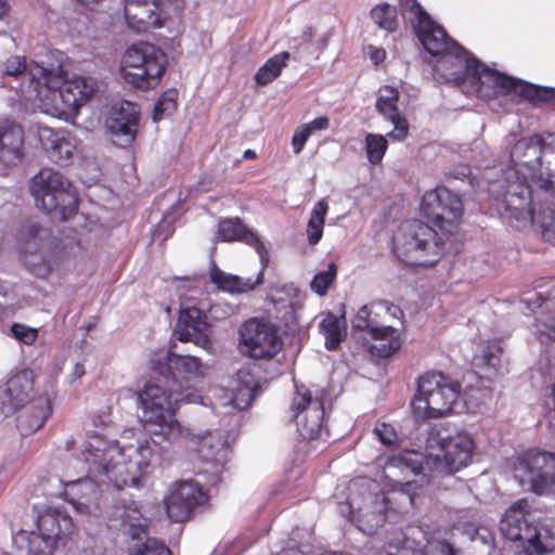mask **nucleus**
Instances as JSON below:
<instances>
[{"label": "nucleus", "mask_w": 555, "mask_h": 555, "mask_svg": "<svg viewBox=\"0 0 555 555\" xmlns=\"http://www.w3.org/2000/svg\"><path fill=\"white\" fill-rule=\"evenodd\" d=\"M295 388L289 410L296 421L298 434L304 440H317L323 433L324 400L313 396L305 385H296Z\"/></svg>", "instance_id": "obj_15"}, {"label": "nucleus", "mask_w": 555, "mask_h": 555, "mask_svg": "<svg viewBox=\"0 0 555 555\" xmlns=\"http://www.w3.org/2000/svg\"><path fill=\"white\" fill-rule=\"evenodd\" d=\"M310 135H311V132L309 131V128L305 127L304 124L300 125L295 130L293 138H292V146H293V152L295 154H299L304 150L306 142L308 141Z\"/></svg>", "instance_id": "obj_54"}, {"label": "nucleus", "mask_w": 555, "mask_h": 555, "mask_svg": "<svg viewBox=\"0 0 555 555\" xmlns=\"http://www.w3.org/2000/svg\"><path fill=\"white\" fill-rule=\"evenodd\" d=\"M370 336L374 344L367 348L370 354L374 358L385 359L395 354L402 345L400 334L393 326L374 328Z\"/></svg>", "instance_id": "obj_34"}, {"label": "nucleus", "mask_w": 555, "mask_h": 555, "mask_svg": "<svg viewBox=\"0 0 555 555\" xmlns=\"http://www.w3.org/2000/svg\"><path fill=\"white\" fill-rule=\"evenodd\" d=\"M442 455L434 459L435 470L440 475L451 476L469 465L475 451V441L466 433L441 439Z\"/></svg>", "instance_id": "obj_18"}, {"label": "nucleus", "mask_w": 555, "mask_h": 555, "mask_svg": "<svg viewBox=\"0 0 555 555\" xmlns=\"http://www.w3.org/2000/svg\"><path fill=\"white\" fill-rule=\"evenodd\" d=\"M387 314L397 317L398 314L403 315V312L398 306L384 301L365 305L358 310L352 320V327L359 331H366L370 334L374 328L388 326L384 324V318Z\"/></svg>", "instance_id": "obj_30"}, {"label": "nucleus", "mask_w": 555, "mask_h": 555, "mask_svg": "<svg viewBox=\"0 0 555 555\" xmlns=\"http://www.w3.org/2000/svg\"><path fill=\"white\" fill-rule=\"evenodd\" d=\"M408 13L416 37L428 53L434 56H451L459 62L466 57L468 52L448 36L444 28L433 20L421 2H412Z\"/></svg>", "instance_id": "obj_10"}, {"label": "nucleus", "mask_w": 555, "mask_h": 555, "mask_svg": "<svg viewBox=\"0 0 555 555\" xmlns=\"http://www.w3.org/2000/svg\"><path fill=\"white\" fill-rule=\"evenodd\" d=\"M530 176L516 168L503 170L502 179L490 184L496 193V209L511 227L520 231L527 228L532 206Z\"/></svg>", "instance_id": "obj_6"}, {"label": "nucleus", "mask_w": 555, "mask_h": 555, "mask_svg": "<svg viewBox=\"0 0 555 555\" xmlns=\"http://www.w3.org/2000/svg\"><path fill=\"white\" fill-rule=\"evenodd\" d=\"M545 135L550 138L553 133H534L519 139L511 150V160L514 165L508 168H516L522 172H528L533 185L545 192L554 193L553 175L550 171H543L542 168L541 159L547 146Z\"/></svg>", "instance_id": "obj_12"}, {"label": "nucleus", "mask_w": 555, "mask_h": 555, "mask_svg": "<svg viewBox=\"0 0 555 555\" xmlns=\"http://www.w3.org/2000/svg\"><path fill=\"white\" fill-rule=\"evenodd\" d=\"M9 12L8 2H0V18H2Z\"/></svg>", "instance_id": "obj_59"}, {"label": "nucleus", "mask_w": 555, "mask_h": 555, "mask_svg": "<svg viewBox=\"0 0 555 555\" xmlns=\"http://www.w3.org/2000/svg\"><path fill=\"white\" fill-rule=\"evenodd\" d=\"M337 275V266L331 262L325 271L318 272L311 281V289L320 296H324Z\"/></svg>", "instance_id": "obj_50"}, {"label": "nucleus", "mask_w": 555, "mask_h": 555, "mask_svg": "<svg viewBox=\"0 0 555 555\" xmlns=\"http://www.w3.org/2000/svg\"><path fill=\"white\" fill-rule=\"evenodd\" d=\"M38 138L49 159L60 166L72 163L77 150L76 139L66 130L38 127Z\"/></svg>", "instance_id": "obj_22"}, {"label": "nucleus", "mask_w": 555, "mask_h": 555, "mask_svg": "<svg viewBox=\"0 0 555 555\" xmlns=\"http://www.w3.org/2000/svg\"><path fill=\"white\" fill-rule=\"evenodd\" d=\"M172 396L173 392L168 393L157 385H146L139 392V401L143 408L144 426L155 444L173 443L183 434L175 414L178 403L184 399L172 398Z\"/></svg>", "instance_id": "obj_5"}, {"label": "nucleus", "mask_w": 555, "mask_h": 555, "mask_svg": "<svg viewBox=\"0 0 555 555\" xmlns=\"http://www.w3.org/2000/svg\"><path fill=\"white\" fill-rule=\"evenodd\" d=\"M31 194L38 208L60 221L76 216L79 198L72 182L60 171L41 169L31 180Z\"/></svg>", "instance_id": "obj_9"}, {"label": "nucleus", "mask_w": 555, "mask_h": 555, "mask_svg": "<svg viewBox=\"0 0 555 555\" xmlns=\"http://www.w3.org/2000/svg\"><path fill=\"white\" fill-rule=\"evenodd\" d=\"M371 17L379 28L387 31H393L398 26L397 9L389 2L376 4L371 10Z\"/></svg>", "instance_id": "obj_43"}, {"label": "nucleus", "mask_w": 555, "mask_h": 555, "mask_svg": "<svg viewBox=\"0 0 555 555\" xmlns=\"http://www.w3.org/2000/svg\"><path fill=\"white\" fill-rule=\"evenodd\" d=\"M130 555H172V552L164 542L146 539L145 542L131 548Z\"/></svg>", "instance_id": "obj_51"}, {"label": "nucleus", "mask_w": 555, "mask_h": 555, "mask_svg": "<svg viewBox=\"0 0 555 555\" xmlns=\"http://www.w3.org/2000/svg\"><path fill=\"white\" fill-rule=\"evenodd\" d=\"M503 348L500 340L488 341L480 356L474 359V365L480 370H485L490 377L491 374L498 372L501 365Z\"/></svg>", "instance_id": "obj_38"}, {"label": "nucleus", "mask_w": 555, "mask_h": 555, "mask_svg": "<svg viewBox=\"0 0 555 555\" xmlns=\"http://www.w3.org/2000/svg\"><path fill=\"white\" fill-rule=\"evenodd\" d=\"M289 56L291 55L287 51H283L271 56L255 74V81L259 86H267L272 82L280 76L282 69L286 66Z\"/></svg>", "instance_id": "obj_39"}, {"label": "nucleus", "mask_w": 555, "mask_h": 555, "mask_svg": "<svg viewBox=\"0 0 555 555\" xmlns=\"http://www.w3.org/2000/svg\"><path fill=\"white\" fill-rule=\"evenodd\" d=\"M463 61L465 70L460 78L463 85H469L467 92L479 99L490 100L515 93L534 104L555 102V88L529 83L491 69L469 54Z\"/></svg>", "instance_id": "obj_2"}, {"label": "nucleus", "mask_w": 555, "mask_h": 555, "mask_svg": "<svg viewBox=\"0 0 555 555\" xmlns=\"http://www.w3.org/2000/svg\"><path fill=\"white\" fill-rule=\"evenodd\" d=\"M37 528L46 545L55 547L59 541L70 537L75 525L70 516L57 509L48 508L39 514Z\"/></svg>", "instance_id": "obj_26"}, {"label": "nucleus", "mask_w": 555, "mask_h": 555, "mask_svg": "<svg viewBox=\"0 0 555 555\" xmlns=\"http://www.w3.org/2000/svg\"><path fill=\"white\" fill-rule=\"evenodd\" d=\"M24 130L14 121H0V162L14 165L24 156Z\"/></svg>", "instance_id": "obj_29"}, {"label": "nucleus", "mask_w": 555, "mask_h": 555, "mask_svg": "<svg viewBox=\"0 0 555 555\" xmlns=\"http://www.w3.org/2000/svg\"><path fill=\"white\" fill-rule=\"evenodd\" d=\"M163 502L170 521L185 522L208 505L209 493L197 481L178 480L171 485Z\"/></svg>", "instance_id": "obj_14"}, {"label": "nucleus", "mask_w": 555, "mask_h": 555, "mask_svg": "<svg viewBox=\"0 0 555 555\" xmlns=\"http://www.w3.org/2000/svg\"><path fill=\"white\" fill-rule=\"evenodd\" d=\"M217 238L221 242H243L255 248L263 268L268 262V251L259 236L243 223L241 218H225L218 224Z\"/></svg>", "instance_id": "obj_27"}, {"label": "nucleus", "mask_w": 555, "mask_h": 555, "mask_svg": "<svg viewBox=\"0 0 555 555\" xmlns=\"http://www.w3.org/2000/svg\"><path fill=\"white\" fill-rule=\"evenodd\" d=\"M386 515L382 511L358 509L350 512V521L366 534H373L385 521Z\"/></svg>", "instance_id": "obj_41"}, {"label": "nucleus", "mask_w": 555, "mask_h": 555, "mask_svg": "<svg viewBox=\"0 0 555 555\" xmlns=\"http://www.w3.org/2000/svg\"><path fill=\"white\" fill-rule=\"evenodd\" d=\"M320 330L325 336V347L327 350H336L344 339L340 330L339 320L332 313H328L320 323Z\"/></svg>", "instance_id": "obj_42"}, {"label": "nucleus", "mask_w": 555, "mask_h": 555, "mask_svg": "<svg viewBox=\"0 0 555 555\" xmlns=\"http://www.w3.org/2000/svg\"><path fill=\"white\" fill-rule=\"evenodd\" d=\"M438 555H456V551L451 543L447 542L446 545H442V551Z\"/></svg>", "instance_id": "obj_58"}, {"label": "nucleus", "mask_w": 555, "mask_h": 555, "mask_svg": "<svg viewBox=\"0 0 555 555\" xmlns=\"http://www.w3.org/2000/svg\"><path fill=\"white\" fill-rule=\"evenodd\" d=\"M420 210L424 218L441 230L457 224L464 214L461 197L446 186L425 192Z\"/></svg>", "instance_id": "obj_16"}, {"label": "nucleus", "mask_w": 555, "mask_h": 555, "mask_svg": "<svg viewBox=\"0 0 555 555\" xmlns=\"http://www.w3.org/2000/svg\"><path fill=\"white\" fill-rule=\"evenodd\" d=\"M327 210L328 205L325 199H320L313 206L307 224V238L310 245H317L321 241Z\"/></svg>", "instance_id": "obj_40"}, {"label": "nucleus", "mask_w": 555, "mask_h": 555, "mask_svg": "<svg viewBox=\"0 0 555 555\" xmlns=\"http://www.w3.org/2000/svg\"><path fill=\"white\" fill-rule=\"evenodd\" d=\"M533 227L542 240L555 243V205L552 203H540L530 210V219L527 227Z\"/></svg>", "instance_id": "obj_35"}, {"label": "nucleus", "mask_w": 555, "mask_h": 555, "mask_svg": "<svg viewBox=\"0 0 555 555\" xmlns=\"http://www.w3.org/2000/svg\"><path fill=\"white\" fill-rule=\"evenodd\" d=\"M535 520L529 502L520 499L506 509L500 521V529L506 539L525 543L526 540L537 539Z\"/></svg>", "instance_id": "obj_20"}, {"label": "nucleus", "mask_w": 555, "mask_h": 555, "mask_svg": "<svg viewBox=\"0 0 555 555\" xmlns=\"http://www.w3.org/2000/svg\"><path fill=\"white\" fill-rule=\"evenodd\" d=\"M86 374L85 365L82 363H76L73 367L72 377L73 379L81 378Z\"/></svg>", "instance_id": "obj_57"}, {"label": "nucleus", "mask_w": 555, "mask_h": 555, "mask_svg": "<svg viewBox=\"0 0 555 555\" xmlns=\"http://www.w3.org/2000/svg\"><path fill=\"white\" fill-rule=\"evenodd\" d=\"M238 336L245 354L256 360H272L284 346L280 327L264 318L246 320Z\"/></svg>", "instance_id": "obj_13"}, {"label": "nucleus", "mask_w": 555, "mask_h": 555, "mask_svg": "<svg viewBox=\"0 0 555 555\" xmlns=\"http://www.w3.org/2000/svg\"><path fill=\"white\" fill-rule=\"evenodd\" d=\"M35 65H39L38 63L34 62L30 65H27L25 56H11L4 63V73L9 76H20L23 75L24 77H27L28 81H23L20 85V93L22 94V86L24 85L25 88H27V85L30 82V68Z\"/></svg>", "instance_id": "obj_48"}, {"label": "nucleus", "mask_w": 555, "mask_h": 555, "mask_svg": "<svg viewBox=\"0 0 555 555\" xmlns=\"http://www.w3.org/2000/svg\"><path fill=\"white\" fill-rule=\"evenodd\" d=\"M447 542L429 534L422 526L408 525L395 533L385 547L387 555H438Z\"/></svg>", "instance_id": "obj_17"}, {"label": "nucleus", "mask_w": 555, "mask_h": 555, "mask_svg": "<svg viewBox=\"0 0 555 555\" xmlns=\"http://www.w3.org/2000/svg\"><path fill=\"white\" fill-rule=\"evenodd\" d=\"M385 467L408 468L414 474L422 470V455L415 451H403L387 459Z\"/></svg>", "instance_id": "obj_46"}, {"label": "nucleus", "mask_w": 555, "mask_h": 555, "mask_svg": "<svg viewBox=\"0 0 555 555\" xmlns=\"http://www.w3.org/2000/svg\"><path fill=\"white\" fill-rule=\"evenodd\" d=\"M30 82L22 86V96L27 101L51 100L54 114L59 117L76 115L90 99L93 88L83 77L64 80L51 68L35 65L30 68Z\"/></svg>", "instance_id": "obj_3"}, {"label": "nucleus", "mask_w": 555, "mask_h": 555, "mask_svg": "<svg viewBox=\"0 0 555 555\" xmlns=\"http://www.w3.org/2000/svg\"><path fill=\"white\" fill-rule=\"evenodd\" d=\"M534 531L537 539L526 540L538 553L552 552L555 548V534L551 532L545 526L534 525Z\"/></svg>", "instance_id": "obj_49"}, {"label": "nucleus", "mask_w": 555, "mask_h": 555, "mask_svg": "<svg viewBox=\"0 0 555 555\" xmlns=\"http://www.w3.org/2000/svg\"><path fill=\"white\" fill-rule=\"evenodd\" d=\"M257 157V154L254 150H246L244 152V158L246 159H255Z\"/></svg>", "instance_id": "obj_60"}, {"label": "nucleus", "mask_w": 555, "mask_h": 555, "mask_svg": "<svg viewBox=\"0 0 555 555\" xmlns=\"http://www.w3.org/2000/svg\"><path fill=\"white\" fill-rule=\"evenodd\" d=\"M514 474L519 483L534 494L555 493V453L529 449L517 457Z\"/></svg>", "instance_id": "obj_11"}, {"label": "nucleus", "mask_w": 555, "mask_h": 555, "mask_svg": "<svg viewBox=\"0 0 555 555\" xmlns=\"http://www.w3.org/2000/svg\"><path fill=\"white\" fill-rule=\"evenodd\" d=\"M12 335L25 345L34 344L38 338V331L25 324L14 323L11 326Z\"/></svg>", "instance_id": "obj_53"}, {"label": "nucleus", "mask_w": 555, "mask_h": 555, "mask_svg": "<svg viewBox=\"0 0 555 555\" xmlns=\"http://www.w3.org/2000/svg\"><path fill=\"white\" fill-rule=\"evenodd\" d=\"M178 107V91L175 88L167 89L156 101L153 109V120L159 121L164 116H170Z\"/></svg>", "instance_id": "obj_47"}, {"label": "nucleus", "mask_w": 555, "mask_h": 555, "mask_svg": "<svg viewBox=\"0 0 555 555\" xmlns=\"http://www.w3.org/2000/svg\"><path fill=\"white\" fill-rule=\"evenodd\" d=\"M127 25L138 34L147 33L164 25L165 16L160 2H124Z\"/></svg>", "instance_id": "obj_25"}, {"label": "nucleus", "mask_w": 555, "mask_h": 555, "mask_svg": "<svg viewBox=\"0 0 555 555\" xmlns=\"http://www.w3.org/2000/svg\"><path fill=\"white\" fill-rule=\"evenodd\" d=\"M374 434L384 446L393 447L398 442V434L390 424H377L374 428Z\"/></svg>", "instance_id": "obj_52"}, {"label": "nucleus", "mask_w": 555, "mask_h": 555, "mask_svg": "<svg viewBox=\"0 0 555 555\" xmlns=\"http://www.w3.org/2000/svg\"><path fill=\"white\" fill-rule=\"evenodd\" d=\"M209 279L211 283L223 292L231 294H243L255 289L258 285L262 284L263 269L259 272L256 280L243 279L237 275L225 273L216 264H212L209 271Z\"/></svg>", "instance_id": "obj_32"}, {"label": "nucleus", "mask_w": 555, "mask_h": 555, "mask_svg": "<svg viewBox=\"0 0 555 555\" xmlns=\"http://www.w3.org/2000/svg\"><path fill=\"white\" fill-rule=\"evenodd\" d=\"M120 517L122 526L131 539L141 540L146 535V527L143 524L142 514L137 507L126 508Z\"/></svg>", "instance_id": "obj_44"}, {"label": "nucleus", "mask_w": 555, "mask_h": 555, "mask_svg": "<svg viewBox=\"0 0 555 555\" xmlns=\"http://www.w3.org/2000/svg\"><path fill=\"white\" fill-rule=\"evenodd\" d=\"M393 253L409 267L431 268L443 254L438 232L421 220L403 222L393 237Z\"/></svg>", "instance_id": "obj_4"}, {"label": "nucleus", "mask_w": 555, "mask_h": 555, "mask_svg": "<svg viewBox=\"0 0 555 555\" xmlns=\"http://www.w3.org/2000/svg\"><path fill=\"white\" fill-rule=\"evenodd\" d=\"M140 121L138 106L125 102L118 109L112 112L106 119V128L113 143L119 147L129 146L137 137Z\"/></svg>", "instance_id": "obj_21"}, {"label": "nucleus", "mask_w": 555, "mask_h": 555, "mask_svg": "<svg viewBox=\"0 0 555 555\" xmlns=\"http://www.w3.org/2000/svg\"><path fill=\"white\" fill-rule=\"evenodd\" d=\"M206 313L197 307H186L180 310L175 335L182 343L193 341L198 346H205L210 343Z\"/></svg>", "instance_id": "obj_23"}, {"label": "nucleus", "mask_w": 555, "mask_h": 555, "mask_svg": "<svg viewBox=\"0 0 555 555\" xmlns=\"http://www.w3.org/2000/svg\"><path fill=\"white\" fill-rule=\"evenodd\" d=\"M227 449V439L223 431L214 430L199 437L196 451L204 462H214L218 460L220 453Z\"/></svg>", "instance_id": "obj_37"}, {"label": "nucleus", "mask_w": 555, "mask_h": 555, "mask_svg": "<svg viewBox=\"0 0 555 555\" xmlns=\"http://www.w3.org/2000/svg\"><path fill=\"white\" fill-rule=\"evenodd\" d=\"M304 126L308 127L312 134L315 130H326L330 127V119L326 116H320L307 124H304Z\"/></svg>", "instance_id": "obj_56"}, {"label": "nucleus", "mask_w": 555, "mask_h": 555, "mask_svg": "<svg viewBox=\"0 0 555 555\" xmlns=\"http://www.w3.org/2000/svg\"><path fill=\"white\" fill-rule=\"evenodd\" d=\"M167 65V54L159 47L146 41H138L124 52L120 75L128 85L147 91L160 83Z\"/></svg>", "instance_id": "obj_8"}, {"label": "nucleus", "mask_w": 555, "mask_h": 555, "mask_svg": "<svg viewBox=\"0 0 555 555\" xmlns=\"http://www.w3.org/2000/svg\"><path fill=\"white\" fill-rule=\"evenodd\" d=\"M367 54L374 65H379L386 60V51L383 48H377L370 44L367 47Z\"/></svg>", "instance_id": "obj_55"}, {"label": "nucleus", "mask_w": 555, "mask_h": 555, "mask_svg": "<svg viewBox=\"0 0 555 555\" xmlns=\"http://www.w3.org/2000/svg\"><path fill=\"white\" fill-rule=\"evenodd\" d=\"M34 389L33 372L23 370L7 382L5 395L10 409L15 411L29 401L30 392Z\"/></svg>", "instance_id": "obj_33"}, {"label": "nucleus", "mask_w": 555, "mask_h": 555, "mask_svg": "<svg viewBox=\"0 0 555 555\" xmlns=\"http://www.w3.org/2000/svg\"><path fill=\"white\" fill-rule=\"evenodd\" d=\"M399 99L400 93L397 88L384 86L379 90L375 104L376 111L393 125V130L387 133V137L393 141H403L409 134V121L398 108Z\"/></svg>", "instance_id": "obj_24"}, {"label": "nucleus", "mask_w": 555, "mask_h": 555, "mask_svg": "<svg viewBox=\"0 0 555 555\" xmlns=\"http://www.w3.org/2000/svg\"><path fill=\"white\" fill-rule=\"evenodd\" d=\"M69 503L80 513L98 516L101 512V491L91 478H83L70 485Z\"/></svg>", "instance_id": "obj_28"}, {"label": "nucleus", "mask_w": 555, "mask_h": 555, "mask_svg": "<svg viewBox=\"0 0 555 555\" xmlns=\"http://www.w3.org/2000/svg\"><path fill=\"white\" fill-rule=\"evenodd\" d=\"M31 412L18 417V426L23 434L39 430L52 415V404L48 396H40L31 401Z\"/></svg>", "instance_id": "obj_36"}, {"label": "nucleus", "mask_w": 555, "mask_h": 555, "mask_svg": "<svg viewBox=\"0 0 555 555\" xmlns=\"http://www.w3.org/2000/svg\"><path fill=\"white\" fill-rule=\"evenodd\" d=\"M116 441H108L98 434L89 435L82 450L88 472L101 482L116 489L138 487L150 466L151 449L145 442L126 455Z\"/></svg>", "instance_id": "obj_1"}, {"label": "nucleus", "mask_w": 555, "mask_h": 555, "mask_svg": "<svg viewBox=\"0 0 555 555\" xmlns=\"http://www.w3.org/2000/svg\"><path fill=\"white\" fill-rule=\"evenodd\" d=\"M387 135L377 133H366L365 135V153L367 160L372 165H378L382 163L385 153L388 149Z\"/></svg>", "instance_id": "obj_45"}, {"label": "nucleus", "mask_w": 555, "mask_h": 555, "mask_svg": "<svg viewBox=\"0 0 555 555\" xmlns=\"http://www.w3.org/2000/svg\"><path fill=\"white\" fill-rule=\"evenodd\" d=\"M462 385L442 372H426L417 382L412 402L414 414L422 418H439L457 413Z\"/></svg>", "instance_id": "obj_7"}, {"label": "nucleus", "mask_w": 555, "mask_h": 555, "mask_svg": "<svg viewBox=\"0 0 555 555\" xmlns=\"http://www.w3.org/2000/svg\"><path fill=\"white\" fill-rule=\"evenodd\" d=\"M150 365L158 375L173 383L189 382L204 376L201 359L192 356L162 350L152 354Z\"/></svg>", "instance_id": "obj_19"}, {"label": "nucleus", "mask_w": 555, "mask_h": 555, "mask_svg": "<svg viewBox=\"0 0 555 555\" xmlns=\"http://www.w3.org/2000/svg\"><path fill=\"white\" fill-rule=\"evenodd\" d=\"M547 283L551 285L552 292L539 291L534 300L540 308L545 310L542 317L537 318L541 341L544 338L555 340V279H550Z\"/></svg>", "instance_id": "obj_31"}]
</instances>
